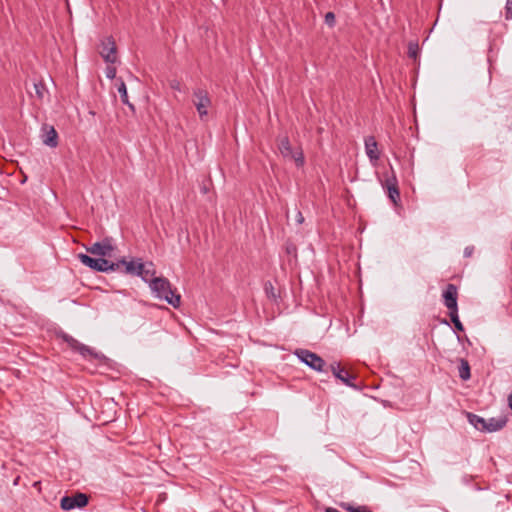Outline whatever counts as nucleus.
Wrapping results in <instances>:
<instances>
[{
  "label": "nucleus",
  "instance_id": "25",
  "mask_svg": "<svg viewBox=\"0 0 512 512\" xmlns=\"http://www.w3.org/2000/svg\"><path fill=\"white\" fill-rule=\"evenodd\" d=\"M419 53V45L417 42H410L408 44V56L412 59H416Z\"/></svg>",
  "mask_w": 512,
  "mask_h": 512
},
{
  "label": "nucleus",
  "instance_id": "10",
  "mask_svg": "<svg viewBox=\"0 0 512 512\" xmlns=\"http://www.w3.org/2000/svg\"><path fill=\"white\" fill-rule=\"evenodd\" d=\"M113 264H118V270H121L124 274L132 276L141 274V270L143 269V262L140 258L126 261V259L123 257L122 259L113 262Z\"/></svg>",
  "mask_w": 512,
  "mask_h": 512
},
{
  "label": "nucleus",
  "instance_id": "7",
  "mask_svg": "<svg viewBox=\"0 0 512 512\" xmlns=\"http://www.w3.org/2000/svg\"><path fill=\"white\" fill-rule=\"evenodd\" d=\"M88 496L84 493H76L73 496H63L60 500V507L65 511L75 508H83L88 504Z\"/></svg>",
  "mask_w": 512,
  "mask_h": 512
},
{
  "label": "nucleus",
  "instance_id": "6",
  "mask_svg": "<svg viewBox=\"0 0 512 512\" xmlns=\"http://www.w3.org/2000/svg\"><path fill=\"white\" fill-rule=\"evenodd\" d=\"M86 251L100 258L111 257L115 247L111 237H105L102 241L95 242L85 247Z\"/></svg>",
  "mask_w": 512,
  "mask_h": 512
},
{
  "label": "nucleus",
  "instance_id": "5",
  "mask_svg": "<svg viewBox=\"0 0 512 512\" xmlns=\"http://www.w3.org/2000/svg\"><path fill=\"white\" fill-rule=\"evenodd\" d=\"M278 149L284 158H290L295 161L297 167L305 164V158L302 149L294 150L290 144L288 136H284L279 140Z\"/></svg>",
  "mask_w": 512,
  "mask_h": 512
},
{
  "label": "nucleus",
  "instance_id": "2",
  "mask_svg": "<svg viewBox=\"0 0 512 512\" xmlns=\"http://www.w3.org/2000/svg\"><path fill=\"white\" fill-rule=\"evenodd\" d=\"M77 257L83 265L96 272L118 271V264H113V261L106 258H93L84 253L78 254Z\"/></svg>",
  "mask_w": 512,
  "mask_h": 512
},
{
  "label": "nucleus",
  "instance_id": "26",
  "mask_svg": "<svg viewBox=\"0 0 512 512\" xmlns=\"http://www.w3.org/2000/svg\"><path fill=\"white\" fill-rule=\"evenodd\" d=\"M285 251L288 255H292L295 258L297 257V246L289 240L285 243Z\"/></svg>",
  "mask_w": 512,
  "mask_h": 512
},
{
  "label": "nucleus",
  "instance_id": "8",
  "mask_svg": "<svg viewBox=\"0 0 512 512\" xmlns=\"http://www.w3.org/2000/svg\"><path fill=\"white\" fill-rule=\"evenodd\" d=\"M194 97V105L196 110L202 119L203 117L208 115V108L211 106V100L209 98L208 92L205 89L197 88L193 92Z\"/></svg>",
  "mask_w": 512,
  "mask_h": 512
},
{
  "label": "nucleus",
  "instance_id": "14",
  "mask_svg": "<svg viewBox=\"0 0 512 512\" xmlns=\"http://www.w3.org/2000/svg\"><path fill=\"white\" fill-rule=\"evenodd\" d=\"M507 423V418L505 416H500V417H492V418H489V419H486V427L487 429L485 430V432H496V431H499L501 430Z\"/></svg>",
  "mask_w": 512,
  "mask_h": 512
},
{
  "label": "nucleus",
  "instance_id": "28",
  "mask_svg": "<svg viewBox=\"0 0 512 512\" xmlns=\"http://www.w3.org/2000/svg\"><path fill=\"white\" fill-rule=\"evenodd\" d=\"M325 23L328 26H330V27L334 26V24H335V15H334L333 12L326 13V15H325Z\"/></svg>",
  "mask_w": 512,
  "mask_h": 512
},
{
  "label": "nucleus",
  "instance_id": "16",
  "mask_svg": "<svg viewBox=\"0 0 512 512\" xmlns=\"http://www.w3.org/2000/svg\"><path fill=\"white\" fill-rule=\"evenodd\" d=\"M467 418H468L469 423L477 430H479L481 432H485V430L487 429L485 418H483L479 415H476L474 413H471V412L467 413Z\"/></svg>",
  "mask_w": 512,
  "mask_h": 512
},
{
  "label": "nucleus",
  "instance_id": "21",
  "mask_svg": "<svg viewBox=\"0 0 512 512\" xmlns=\"http://www.w3.org/2000/svg\"><path fill=\"white\" fill-rule=\"evenodd\" d=\"M391 175H387L386 178L381 181V185L383 187L384 190L390 188V187H396L398 186V180H397V177L395 175V172H394V169L393 167L391 166Z\"/></svg>",
  "mask_w": 512,
  "mask_h": 512
},
{
  "label": "nucleus",
  "instance_id": "1",
  "mask_svg": "<svg viewBox=\"0 0 512 512\" xmlns=\"http://www.w3.org/2000/svg\"><path fill=\"white\" fill-rule=\"evenodd\" d=\"M149 287L156 298L166 301L174 308L180 306L181 296L172 289V285L167 278L153 277L150 280Z\"/></svg>",
  "mask_w": 512,
  "mask_h": 512
},
{
  "label": "nucleus",
  "instance_id": "18",
  "mask_svg": "<svg viewBox=\"0 0 512 512\" xmlns=\"http://www.w3.org/2000/svg\"><path fill=\"white\" fill-rule=\"evenodd\" d=\"M141 274H138L137 276L141 277V279L148 283V285L150 284V280L153 278V277H156L155 276V269H154V265L152 262H149V263H143V269L141 270Z\"/></svg>",
  "mask_w": 512,
  "mask_h": 512
},
{
  "label": "nucleus",
  "instance_id": "9",
  "mask_svg": "<svg viewBox=\"0 0 512 512\" xmlns=\"http://www.w3.org/2000/svg\"><path fill=\"white\" fill-rule=\"evenodd\" d=\"M443 304L448 309L449 313L458 311V288L456 285L449 283L446 285L442 293Z\"/></svg>",
  "mask_w": 512,
  "mask_h": 512
},
{
  "label": "nucleus",
  "instance_id": "19",
  "mask_svg": "<svg viewBox=\"0 0 512 512\" xmlns=\"http://www.w3.org/2000/svg\"><path fill=\"white\" fill-rule=\"evenodd\" d=\"M458 371H459V377L461 380L467 381L471 378L470 365L466 359H464V358L459 359Z\"/></svg>",
  "mask_w": 512,
  "mask_h": 512
},
{
  "label": "nucleus",
  "instance_id": "24",
  "mask_svg": "<svg viewBox=\"0 0 512 512\" xmlns=\"http://www.w3.org/2000/svg\"><path fill=\"white\" fill-rule=\"evenodd\" d=\"M35 95L39 100H42L47 92L45 85L42 82L34 83Z\"/></svg>",
  "mask_w": 512,
  "mask_h": 512
},
{
  "label": "nucleus",
  "instance_id": "27",
  "mask_svg": "<svg viewBox=\"0 0 512 512\" xmlns=\"http://www.w3.org/2000/svg\"><path fill=\"white\" fill-rule=\"evenodd\" d=\"M505 19H512V0H507L505 5Z\"/></svg>",
  "mask_w": 512,
  "mask_h": 512
},
{
  "label": "nucleus",
  "instance_id": "35",
  "mask_svg": "<svg viewBox=\"0 0 512 512\" xmlns=\"http://www.w3.org/2000/svg\"><path fill=\"white\" fill-rule=\"evenodd\" d=\"M325 512H340V511H338L336 508H333V507H327L325 509Z\"/></svg>",
  "mask_w": 512,
  "mask_h": 512
},
{
  "label": "nucleus",
  "instance_id": "23",
  "mask_svg": "<svg viewBox=\"0 0 512 512\" xmlns=\"http://www.w3.org/2000/svg\"><path fill=\"white\" fill-rule=\"evenodd\" d=\"M448 314H449L451 322L454 325L455 330L459 331V332H463L464 331V326H463L462 322L459 319L458 311H454V312L452 311V312H450Z\"/></svg>",
  "mask_w": 512,
  "mask_h": 512
},
{
  "label": "nucleus",
  "instance_id": "36",
  "mask_svg": "<svg viewBox=\"0 0 512 512\" xmlns=\"http://www.w3.org/2000/svg\"><path fill=\"white\" fill-rule=\"evenodd\" d=\"M441 323L444 325L449 326V322L446 319L441 320Z\"/></svg>",
  "mask_w": 512,
  "mask_h": 512
},
{
  "label": "nucleus",
  "instance_id": "34",
  "mask_svg": "<svg viewBox=\"0 0 512 512\" xmlns=\"http://www.w3.org/2000/svg\"><path fill=\"white\" fill-rule=\"evenodd\" d=\"M508 406L512 411V392L508 396Z\"/></svg>",
  "mask_w": 512,
  "mask_h": 512
},
{
  "label": "nucleus",
  "instance_id": "33",
  "mask_svg": "<svg viewBox=\"0 0 512 512\" xmlns=\"http://www.w3.org/2000/svg\"><path fill=\"white\" fill-rule=\"evenodd\" d=\"M303 221H304V217H303L302 213H301V212H298V214H297V222H298L299 224H302V223H303Z\"/></svg>",
  "mask_w": 512,
  "mask_h": 512
},
{
  "label": "nucleus",
  "instance_id": "11",
  "mask_svg": "<svg viewBox=\"0 0 512 512\" xmlns=\"http://www.w3.org/2000/svg\"><path fill=\"white\" fill-rule=\"evenodd\" d=\"M100 55L106 63L114 64L117 61V47L112 36L106 37L101 42Z\"/></svg>",
  "mask_w": 512,
  "mask_h": 512
},
{
  "label": "nucleus",
  "instance_id": "22",
  "mask_svg": "<svg viewBox=\"0 0 512 512\" xmlns=\"http://www.w3.org/2000/svg\"><path fill=\"white\" fill-rule=\"evenodd\" d=\"M385 191L387 193L388 198L391 200V202L395 206H397L401 200L399 186L390 187V188L386 189Z\"/></svg>",
  "mask_w": 512,
  "mask_h": 512
},
{
  "label": "nucleus",
  "instance_id": "29",
  "mask_svg": "<svg viewBox=\"0 0 512 512\" xmlns=\"http://www.w3.org/2000/svg\"><path fill=\"white\" fill-rule=\"evenodd\" d=\"M106 77L109 79H115L116 78V68L114 66H107L106 68Z\"/></svg>",
  "mask_w": 512,
  "mask_h": 512
},
{
  "label": "nucleus",
  "instance_id": "17",
  "mask_svg": "<svg viewBox=\"0 0 512 512\" xmlns=\"http://www.w3.org/2000/svg\"><path fill=\"white\" fill-rule=\"evenodd\" d=\"M43 143L51 148H55L58 145V134L53 126H49L43 138Z\"/></svg>",
  "mask_w": 512,
  "mask_h": 512
},
{
  "label": "nucleus",
  "instance_id": "20",
  "mask_svg": "<svg viewBox=\"0 0 512 512\" xmlns=\"http://www.w3.org/2000/svg\"><path fill=\"white\" fill-rule=\"evenodd\" d=\"M264 291H265L266 296L269 299L273 300L274 302L277 303L278 300L280 299V295H279V293H277V291L271 281L265 282Z\"/></svg>",
  "mask_w": 512,
  "mask_h": 512
},
{
  "label": "nucleus",
  "instance_id": "3",
  "mask_svg": "<svg viewBox=\"0 0 512 512\" xmlns=\"http://www.w3.org/2000/svg\"><path fill=\"white\" fill-rule=\"evenodd\" d=\"M57 337L61 338L64 342L68 344V346L73 350L78 352L84 358L91 357L93 359H104L105 356L95 352L92 348L87 345L80 343L78 340L65 333L64 331H60L57 333Z\"/></svg>",
  "mask_w": 512,
  "mask_h": 512
},
{
  "label": "nucleus",
  "instance_id": "31",
  "mask_svg": "<svg viewBox=\"0 0 512 512\" xmlns=\"http://www.w3.org/2000/svg\"><path fill=\"white\" fill-rule=\"evenodd\" d=\"M170 87L173 90L181 91V84L178 80H172L170 82Z\"/></svg>",
  "mask_w": 512,
  "mask_h": 512
},
{
  "label": "nucleus",
  "instance_id": "15",
  "mask_svg": "<svg viewBox=\"0 0 512 512\" xmlns=\"http://www.w3.org/2000/svg\"><path fill=\"white\" fill-rule=\"evenodd\" d=\"M117 82H118L117 90H118V92L120 94L121 102L123 104L127 105L132 112H135L134 105L129 102L128 94H127V88H126L125 82L123 81L122 78H118Z\"/></svg>",
  "mask_w": 512,
  "mask_h": 512
},
{
  "label": "nucleus",
  "instance_id": "12",
  "mask_svg": "<svg viewBox=\"0 0 512 512\" xmlns=\"http://www.w3.org/2000/svg\"><path fill=\"white\" fill-rule=\"evenodd\" d=\"M330 370L333 375L345 385L357 388V385L353 382L356 377L351 375L347 370L341 367L340 363L334 362L330 365Z\"/></svg>",
  "mask_w": 512,
  "mask_h": 512
},
{
  "label": "nucleus",
  "instance_id": "32",
  "mask_svg": "<svg viewBox=\"0 0 512 512\" xmlns=\"http://www.w3.org/2000/svg\"><path fill=\"white\" fill-rule=\"evenodd\" d=\"M474 253V246H467L464 249V257L468 258L471 257Z\"/></svg>",
  "mask_w": 512,
  "mask_h": 512
},
{
  "label": "nucleus",
  "instance_id": "13",
  "mask_svg": "<svg viewBox=\"0 0 512 512\" xmlns=\"http://www.w3.org/2000/svg\"><path fill=\"white\" fill-rule=\"evenodd\" d=\"M365 152L372 164H376L380 159L378 144L374 136H368L364 140Z\"/></svg>",
  "mask_w": 512,
  "mask_h": 512
},
{
  "label": "nucleus",
  "instance_id": "30",
  "mask_svg": "<svg viewBox=\"0 0 512 512\" xmlns=\"http://www.w3.org/2000/svg\"><path fill=\"white\" fill-rule=\"evenodd\" d=\"M343 509H345L348 512H355L356 510H359V506L355 507L351 505L350 503H344L342 504Z\"/></svg>",
  "mask_w": 512,
  "mask_h": 512
},
{
  "label": "nucleus",
  "instance_id": "4",
  "mask_svg": "<svg viewBox=\"0 0 512 512\" xmlns=\"http://www.w3.org/2000/svg\"><path fill=\"white\" fill-rule=\"evenodd\" d=\"M294 354L297 358L304 364H306L309 368L322 372L324 371L325 361L316 353L308 350V349H296Z\"/></svg>",
  "mask_w": 512,
  "mask_h": 512
}]
</instances>
